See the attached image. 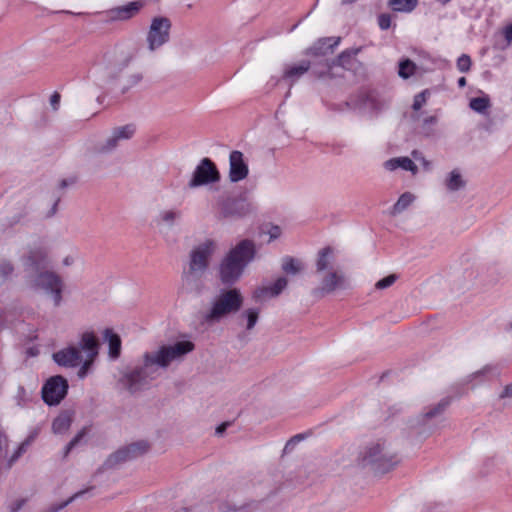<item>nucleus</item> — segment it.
I'll list each match as a JSON object with an SVG mask.
<instances>
[{
    "instance_id": "obj_1",
    "label": "nucleus",
    "mask_w": 512,
    "mask_h": 512,
    "mask_svg": "<svg viewBox=\"0 0 512 512\" xmlns=\"http://www.w3.org/2000/svg\"><path fill=\"white\" fill-rule=\"evenodd\" d=\"M194 348L192 341L182 340L147 351L143 354L141 361L121 372L118 384L132 394L143 391L173 362L181 361Z\"/></svg>"
},
{
    "instance_id": "obj_2",
    "label": "nucleus",
    "mask_w": 512,
    "mask_h": 512,
    "mask_svg": "<svg viewBox=\"0 0 512 512\" xmlns=\"http://www.w3.org/2000/svg\"><path fill=\"white\" fill-rule=\"evenodd\" d=\"M47 252L44 248H35L23 259V265L27 271L36 272L32 285L36 289L43 290L51 295L54 305L59 306L62 301L63 282L59 275L51 271L40 272L46 264Z\"/></svg>"
},
{
    "instance_id": "obj_3",
    "label": "nucleus",
    "mask_w": 512,
    "mask_h": 512,
    "mask_svg": "<svg viewBox=\"0 0 512 512\" xmlns=\"http://www.w3.org/2000/svg\"><path fill=\"white\" fill-rule=\"evenodd\" d=\"M256 249L253 241L244 239L233 247L220 263L219 276L225 285L234 284L253 261Z\"/></svg>"
},
{
    "instance_id": "obj_4",
    "label": "nucleus",
    "mask_w": 512,
    "mask_h": 512,
    "mask_svg": "<svg viewBox=\"0 0 512 512\" xmlns=\"http://www.w3.org/2000/svg\"><path fill=\"white\" fill-rule=\"evenodd\" d=\"M451 399L445 397L441 399L436 405L430 407L422 415L409 422L408 437L411 439L413 445L420 444L423 439L428 437L441 416L443 411L449 406Z\"/></svg>"
},
{
    "instance_id": "obj_5",
    "label": "nucleus",
    "mask_w": 512,
    "mask_h": 512,
    "mask_svg": "<svg viewBox=\"0 0 512 512\" xmlns=\"http://www.w3.org/2000/svg\"><path fill=\"white\" fill-rule=\"evenodd\" d=\"M243 305V296L236 288L220 293L211 303V307L203 314L207 324L220 322L230 314L236 313Z\"/></svg>"
},
{
    "instance_id": "obj_6",
    "label": "nucleus",
    "mask_w": 512,
    "mask_h": 512,
    "mask_svg": "<svg viewBox=\"0 0 512 512\" xmlns=\"http://www.w3.org/2000/svg\"><path fill=\"white\" fill-rule=\"evenodd\" d=\"M216 249L215 241L206 239L196 245L190 252L188 270L184 273L183 279L192 282L200 279L209 266V261Z\"/></svg>"
},
{
    "instance_id": "obj_7",
    "label": "nucleus",
    "mask_w": 512,
    "mask_h": 512,
    "mask_svg": "<svg viewBox=\"0 0 512 512\" xmlns=\"http://www.w3.org/2000/svg\"><path fill=\"white\" fill-rule=\"evenodd\" d=\"M172 22L165 16L151 19L146 33V44L149 52H155L170 41Z\"/></svg>"
},
{
    "instance_id": "obj_8",
    "label": "nucleus",
    "mask_w": 512,
    "mask_h": 512,
    "mask_svg": "<svg viewBox=\"0 0 512 512\" xmlns=\"http://www.w3.org/2000/svg\"><path fill=\"white\" fill-rule=\"evenodd\" d=\"M399 459L391 450H366L361 456V465L374 473L384 474L390 471Z\"/></svg>"
},
{
    "instance_id": "obj_9",
    "label": "nucleus",
    "mask_w": 512,
    "mask_h": 512,
    "mask_svg": "<svg viewBox=\"0 0 512 512\" xmlns=\"http://www.w3.org/2000/svg\"><path fill=\"white\" fill-rule=\"evenodd\" d=\"M221 175L210 158H203L195 167L190 180L187 183L189 189H196L202 186L216 184L220 181Z\"/></svg>"
},
{
    "instance_id": "obj_10",
    "label": "nucleus",
    "mask_w": 512,
    "mask_h": 512,
    "mask_svg": "<svg viewBox=\"0 0 512 512\" xmlns=\"http://www.w3.org/2000/svg\"><path fill=\"white\" fill-rule=\"evenodd\" d=\"M351 287V280L343 271L330 269L323 275L319 286L313 290V295L324 297L337 290H348Z\"/></svg>"
},
{
    "instance_id": "obj_11",
    "label": "nucleus",
    "mask_w": 512,
    "mask_h": 512,
    "mask_svg": "<svg viewBox=\"0 0 512 512\" xmlns=\"http://www.w3.org/2000/svg\"><path fill=\"white\" fill-rule=\"evenodd\" d=\"M256 207L246 197H229L220 203V218H244L255 211Z\"/></svg>"
},
{
    "instance_id": "obj_12",
    "label": "nucleus",
    "mask_w": 512,
    "mask_h": 512,
    "mask_svg": "<svg viewBox=\"0 0 512 512\" xmlns=\"http://www.w3.org/2000/svg\"><path fill=\"white\" fill-rule=\"evenodd\" d=\"M67 391V380L60 375L52 376L42 387V399L49 406L58 405L65 398Z\"/></svg>"
},
{
    "instance_id": "obj_13",
    "label": "nucleus",
    "mask_w": 512,
    "mask_h": 512,
    "mask_svg": "<svg viewBox=\"0 0 512 512\" xmlns=\"http://www.w3.org/2000/svg\"><path fill=\"white\" fill-rule=\"evenodd\" d=\"M345 105L354 110L376 112L381 109L382 102L375 90L362 89L355 98H351Z\"/></svg>"
},
{
    "instance_id": "obj_14",
    "label": "nucleus",
    "mask_w": 512,
    "mask_h": 512,
    "mask_svg": "<svg viewBox=\"0 0 512 512\" xmlns=\"http://www.w3.org/2000/svg\"><path fill=\"white\" fill-rule=\"evenodd\" d=\"M146 5L144 0L131 1L105 11L106 22L127 21L135 17Z\"/></svg>"
},
{
    "instance_id": "obj_15",
    "label": "nucleus",
    "mask_w": 512,
    "mask_h": 512,
    "mask_svg": "<svg viewBox=\"0 0 512 512\" xmlns=\"http://www.w3.org/2000/svg\"><path fill=\"white\" fill-rule=\"evenodd\" d=\"M249 174L248 163L244 159L242 152L234 150L229 155V180L232 183H237Z\"/></svg>"
},
{
    "instance_id": "obj_16",
    "label": "nucleus",
    "mask_w": 512,
    "mask_h": 512,
    "mask_svg": "<svg viewBox=\"0 0 512 512\" xmlns=\"http://www.w3.org/2000/svg\"><path fill=\"white\" fill-rule=\"evenodd\" d=\"M288 281L285 277H279L269 286H260L253 291V299L256 302H263L267 299L277 297L286 288Z\"/></svg>"
},
{
    "instance_id": "obj_17",
    "label": "nucleus",
    "mask_w": 512,
    "mask_h": 512,
    "mask_svg": "<svg viewBox=\"0 0 512 512\" xmlns=\"http://www.w3.org/2000/svg\"><path fill=\"white\" fill-rule=\"evenodd\" d=\"M54 361L64 367H76L81 364L82 356L78 347L69 346L53 354Z\"/></svg>"
},
{
    "instance_id": "obj_18",
    "label": "nucleus",
    "mask_w": 512,
    "mask_h": 512,
    "mask_svg": "<svg viewBox=\"0 0 512 512\" xmlns=\"http://www.w3.org/2000/svg\"><path fill=\"white\" fill-rule=\"evenodd\" d=\"M183 218L182 210L178 208H168L159 211L154 222L159 228H172L178 225Z\"/></svg>"
},
{
    "instance_id": "obj_19",
    "label": "nucleus",
    "mask_w": 512,
    "mask_h": 512,
    "mask_svg": "<svg viewBox=\"0 0 512 512\" xmlns=\"http://www.w3.org/2000/svg\"><path fill=\"white\" fill-rule=\"evenodd\" d=\"M340 41V37L320 38L306 50V54L313 56H325L328 53H332L333 50L340 44Z\"/></svg>"
},
{
    "instance_id": "obj_20",
    "label": "nucleus",
    "mask_w": 512,
    "mask_h": 512,
    "mask_svg": "<svg viewBox=\"0 0 512 512\" xmlns=\"http://www.w3.org/2000/svg\"><path fill=\"white\" fill-rule=\"evenodd\" d=\"M146 450H115L104 462V469L115 468L117 465L143 455Z\"/></svg>"
},
{
    "instance_id": "obj_21",
    "label": "nucleus",
    "mask_w": 512,
    "mask_h": 512,
    "mask_svg": "<svg viewBox=\"0 0 512 512\" xmlns=\"http://www.w3.org/2000/svg\"><path fill=\"white\" fill-rule=\"evenodd\" d=\"M501 374V366L499 364H487L476 372L468 376V382L480 384L499 377Z\"/></svg>"
},
{
    "instance_id": "obj_22",
    "label": "nucleus",
    "mask_w": 512,
    "mask_h": 512,
    "mask_svg": "<svg viewBox=\"0 0 512 512\" xmlns=\"http://www.w3.org/2000/svg\"><path fill=\"white\" fill-rule=\"evenodd\" d=\"M466 185L467 181L459 168L452 169L443 178V186L451 193L464 190Z\"/></svg>"
},
{
    "instance_id": "obj_23",
    "label": "nucleus",
    "mask_w": 512,
    "mask_h": 512,
    "mask_svg": "<svg viewBox=\"0 0 512 512\" xmlns=\"http://www.w3.org/2000/svg\"><path fill=\"white\" fill-rule=\"evenodd\" d=\"M311 67L309 61L303 60L298 64L288 65L284 69L283 80L288 81L290 85L302 77Z\"/></svg>"
},
{
    "instance_id": "obj_24",
    "label": "nucleus",
    "mask_w": 512,
    "mask_h": 512,
    "mask_svg": "<svg viewBox=\"0 0 512 512\" xmlns=\"http://www.w3.org/2000/svg\"><path fill=\"white\" fill-rule=\"evenodd\" d=\"M384 167L388 171H395L396 169L400 168L404 171L411 172L413 175L418 173V167L409 157L391 158L384 163Z\"/></svg>"
},
{
    "instance_id": "obj_25",
    "label": "nucleus",
    "mask_w": 512,
    "mask_h": 512,
    "mask_svg": "<svg viewBox=\"0 0 512 512\" xmlns=\"http://www.w3.org/2000/svg\"><path fill=\"white\" fill-rule=\"evenodd\" d=\"M79 350L85 353V357L95 358L98 354V341L93 332H84L79 341Z\"/></svg>"
},
{
    "instance_id": "obj_26",
    "label": "nucleus",
    "mask_w": 512,
    "mask_h": 512,
    "mask_svg": "<svg viewBox=\"0 0 512 512\" xmlns=\"http://www.w3.org/2000/svg\"><path fill=\"white\" fill-rule=\"evenodd\" d=\"M335 261L334 250L331 247H325L318 252L316 261V270L318 273L327 272L332 269Z\"/></svg>"
},
{
    "instance_id": "obj_27",
    "label": "nucleus",
    "mask_w": 512,
    "mask_h": 512,
    "mask_svg": "<svg viewBox=\"0 0 512 512\" xmlns=\"http://www.w3.org/2000/svg\"><path fill=\"white\" fill-rule=\"evenodd\" d=\"M103 336L104 340L108 342L109 357L112 360H116L121 353L120 337L116 333H114L112 329H105Z\"/></svg>"
},
{
    "instance_id": "obj_28",
    "label": "nucleus",
    "mask_w": 512,
    "mask_h": 512,
    "mask_svg": "<svg viewBox=\"0 0 512 512\" xmlns=\"http://www.w3.org/2000/svg\"><path fill=\"white\" fill-rule=\"evenodd\" d=\"M349 53L346 52V51H343L338 57L337 59L333 60V61H329L327 59H323L321 60V62L319 63L318 67H315L313 69V73L321 78V77H324L326 75L329 74L331 68L333 65L335 64H338V65H341L343 63V59L345 57H349Z\"/></svg>"
},
{
    "instance_id": "obj_29",
    "label": "nucleus",
    "mask_w": 512,
    "mask_h": 512,
    "mask_svg": "<svg viewBox=\"0 0 512 512\" xmlns=\"http://www.w3.org/2000/svg\"><path fill=\"white\" fill-rule=\"evenodd\" d=\"M260 310L258 308L245 309L239 316V324L243 325L244 321L247 330H252L258 322Z\"/></svg>"
},
{
    "instance_id": "obj_30",
    "label": "nucleus",
    "mask_w": 512,
    "mask_h": 512,
    "mask_svg": "<svg viewBox=\"0 0 512 512\" xmlns=\"http://www.w3.org/2000/svg\"><path fill=\"white\" fill-rule=\"evenodd\" d=\"M71 423V415L68 412H63L53 420L52 430L56 434H63L70 428Z\"/></svg>"
},
{
    "instance_id": "obj_31",
    "label": "nucleus",
    "mask_w": 512,
    "mask_h": 512,
    "mask_svg": "<svg viewBox=\"0 0 512 512\" xmlns=\"http://www.w3.org/2000/svg\"><path fill=\"white\" fill-rule=\"evenodd\" d=\"M94 487L90 486L86 489L80 490L76 493H74L71 497H69L67 500L59 503V504H52L50 505L44 512H59L60 510L64 509L66 506H68L73 501L83 497L85 494H87L89 491H91Z\"/></svg>"
},
{
    "instance_id": "obj_32",
    "label": "nucleus",
    "mask_w": 512,
    "mask_h": 512,
    "mask_svg": "<svg viewBox=\"0 0 512 512\" xmlns=\"http://www.w3.org/2000/svg\"><path fill=\"white\" fill-rule=\"evenodd\" d=\"M389 6L396 12L409 13L418 5V0H388Z\"/></svg>"
},
{
    "instance_id": "obj_33",
    "label": "nucleus",
    "mask_w": 512,
    "mask_h": 512,
    "mask_svg": "<svg viewBox=\"0 0 512 512\" xmlns=\"http://www.w3.org/2000/svg\"><path fill=\"white\" fill-rule=\"evenodd\" d=\"M415 200V196L410 192L403 193L393 205L392 214H400L406 210Z\"/></svg>"
},
{
    "instance_id": "obj_34",
    "label": "nucleus",
    "mask_w": 512,
    "mask_h": 512,
    "mask_svg": "<svg viewBox=\"0 0 512 512\" xmlns=\"http://www.w3.org/2000/svg\"><path fill=\"white\" fill-rule=\"evenodd\" d=\"M92 428L84 427L82 428L75 437L67 444L66 448H74L80 445H88L90 444L89 438L91 436Z\"/></svg>"
},
{
    "instance_id": "obj_35",
    "label": "nucleus",
    "mask_w": 512,
    "mask_h": 512,
    "mask_svg": "<svg viewBox=\"0 0 512 512\" xmlns=\"http://www.w3.org/2000/svg\"><path fill=\"white\" fill-rule=\"evenodd\" d=\"M490 105V99L487 95L472 98L469 103L470 108L480 114L486 113Z\"/></svg>"
},
{
    "instance_id": "obj_36",
    "label": "nucleus",
    "mask_w": 512,
    "mask_h": 512,
    "mask_svg": "<svg viewBox=\"0 0 512 512\" xmlns=\"http://www.w3.org/2000/svg\"><path fill=\"white\" fill-rule=\"evenodd\" d=\"M7 451L8 450H0V469H10L14 462L20 458L24 450H15L13 454L9 456V459H6L8 457Z\"/></svg>"
},
{
    "instance_id": "obj_37",
    "label": "nucleus",
    "mask_w": 512,
    "mask_h": 512,
    "mask_svg": "<svg viewBox=\"0 0 512 512\" xmlns=\"http://www.w3.org/2000/svg\"><path fill=\"white\" fill-rule=\"evenodd\" d=\"M135 131L136 129L133 124H127L114 128L112 133L115 135V138H118L120 141H124L132 138L135 134Z\"/></svg>"
},
{
    "instance_id": "obj_38",
    "label": "nucleus",
    "mask_w": 512,
    "mask_h": 512,
    "mask_svg": "<svg viewBox=\"0 0 512 512\" xmlns=\"http://www.w3.org/2000/svg\"><path fill=\"white\" fill-rule=\"evenodd\" d=\"M438 118L435 115L428 116L423 119L422 125H421V133L425 137H431L435 134L434 126L437 124Z\"/></svg>"
},
{
    "instance_id": "obj_39",
    "label": "nucleus",
    "mask_w": 512,
    "mask_h": 512,
    "mask_svg": "<svg viewBox=\"0 0 512 512\" xmlns=\"http://www.w3.org/2000/svg\"><path fill=\"white\" fill-rule=\"evenodd\" d=\"M282 269L288 274H297L301 269V262L292 257H284L282 260Z\"/></svg>"
},
{
    "instance_id": "obj_40",
    "label": "nucleus",
    "mask_w": 512,
    "mask_h": 512,
    "mask_svg": "<svg viewBox=\"0 0 512 512\" xmlns=\"http://www.w3.org/2000/svg\"><path fill=\"white\" fill-rule=\"evenodd\" d=\"M416 65L409 59H404L399 63L398 74L401 78L407 79L415 72Z\"/></svg>"
},
{
    "instance_id": "obj_41",
    "label": "nucleus",
    "mask_w": 512,
    "mask_h": 512,
    "mask_svg": "<svg viewBox=\"0 0 512 512\" xmlns=\"http://www.w3.org/2000/svg\"><path fill=\"white\" fill-rule=\"evenodd\" d=\"M120 142L121 141L118 138H115V135L111 133V135L97 147V150L99 153L112 152L118 147Z\"/></svg>"
},
{
    "instance_id": "obj_42",
    "label": "nucleus",
    "mask_w": 512,
    "mask_h": 512,
    "mask_svg": "<svg viewBox=\"0 0 512 512\" xmlns=\"http://www.w3.org/2000/svg\"><path fill=\"white\" fill-rule=\"evenodd\" d=\"M312 433L310 431L302 432L292 436L285 444L284 448H294L299 445L302 441L310 438Z\"/></svg>"
},
{
    "instance_id": "obj_43",
    "label": "nucleus",
    "mask_w": 512,
    "mask_h": 512,
    "mask_svg": "<svg viewBox=\"0 0 512 512\" xmlns=\"http://www.w3.org/2000/svg\"><path fill=\"white\" fill-rule=\"evenodd\" d=\"M471 64H472L471 58L467 54H462L457 59V69L462 73L468 72L471 68Z\"/></svg>"
},
{
    "instance_id": "obj_44",
    "label": "nucleus",
    "mask_w": 512,
    "mask_h": 512,
    "mask_svg": "<svg viewBox=\"0 0 512 512\" xmlns=\"http://www.w3.org/2000/svg\"><path fill=\"white\" fill-rule=\"evenodd\" d=\"M396 280H397V276L395 274H390V275L382 278L381 280L377 281L375 283V288L378 290H383V289L389 288L396 282Z\"/></svg>"
},
{
    "instance_id": "obj_45",
    "label": "nucleus",
    "mask_w": 512,
    "mask_h": 512,
    "mask_svg": "<svg viewBox=\"0 0 512 512\" xmlns=\"http://www.w3.org/2000/svg\"><path fill=\"white\" fill-rule=\"evenodd\" d=\"M428 95H429L428 90H423L422 92L415 95L412 108L415 111L420 110L423 107V105L426 103Z\"/></svg>"
},
{
    "instance_id": "obj_46",
    "label": "nucleus",
    "mask_w": 512,
    "mask_h": 512,
    "mask_svg": "<svg viewBox=\"0 0 512 512\" xmlns=\"http://www.w3.org/2000/svg\"><path fill=\"white\" fill-rule=\"evenodd\" d=\"M94 359L95 358L85 357V359H84V361H83L82 365L80 366V368L78 370V373H77V375H78V377L80 379H84L88 375V373H89V371L91 369V366H92V364L94 362Z\"/></svg>"
},
{
    "instance_id": "obj_47",
    "label": "nucleus",
    "mask_w": 512,
    "mask_h": 512,
    "mask_svg": "<svg viewBox=\"0 0 512 512\" xmlns=\"http://www.w3.org/2000/svg\"><path fill=\"white\" fill-rule=\"evenodd\" d=\"M411 155L415 161H418L421 163V165L423 166V168L426 171H429L431 169V162L425 158V156L423 155V153L421 151L413 150Z\"/></svg>"
},
{
    "instance_id": "obj_48",
    "label": "nucleus",
    "mask_w": 512,
    "mask_h": 512,
    "mask_svg": "<svg viewBox=\"0 0 512 512\" xmlns=\"http://www.w3.org/2000/svg\"><path fill=\"white\" fill-rule=\"evenodd\" d=\"M14 271V267L10 261L3 260L0 262V275L3 277H8Z\"/></svg>"
},
{
    "instance_id": "obj_49",
    "label": "nucleus",
    "mask_w": 512,
    "mask_h": 512,
    "mask_svg": "<svg viewBox=\"0 0 512 512\" xmlns=\"http://www.w3.org/2000/svg\"><path fill=\"white\" fill-rule=\"evenodd\" d=\"M378 25L381 30H387L391 26V16L383 13L378 16Z\"/></svg>"
},
{
    "instance_id": "obj_50",
    "label": "nucleus",
    "mask_w": 512,
    "mask_h": 512,
    "mask_svg": "<svg viewBox=\"0 0 512 512\" xmlns=\"http://www.w3.org/2000/svg\"><path fill=\"white\" fill-rule=\"evenodd\" d=\"M281 228L277 225H273L269 228V230L267 231V234L269 235V240L272 241V240H275L277 238H279L281 236Z\"/></svg>"
},
{
    "instance_id": "obj_51",
    "label": "nucleus",
    "mask_w": 512,
    "mask_h": 512,
    "mask_svg": "<svg viewBox=\"0 0 512 512\" xmlns=\"http://www.w3.org/2000/svg\"><path fill=\"white\" fill-rule=\"evenodd\" d=\"M232 425V422L230 421H226V422H223L221 423L220 425H218L216 428H215V436L217 437H223L224 436V433L225 431L228 429V427H230Z\"/></svg>"
},
{
    "instance_id": "obj_52",
    "label": "nucleus",
    "mask_w": 512,
    "mask_h": 512,
    "mask_svg": "<svg viewBox=\"0 0 512 512\" xmlns=\"http://www.w3.org/2000/svg\"><path fill=\"white\" fill-rule=\"evenodd\" d=\"M16 400L19 406H24L26 404V391L24 387L20 386L18 388Z\"/></svg>"
},
{
    "instance_id": "obj_53",
    "label": "nucleus",
    "mask_w": 512,
    "mask_h": 512,
    "mask_svg": "<svg viewBox=\"0 0 512 512\" xmlns=\"http://www.w3.org/2000/svg\"><path fill=\"white\" fill-rule=\"evenodd\" d=\"M61 96L58 92H54L50 97V105L54 111L59 109Z\"/></svg>"
},
{
    "instance_id": "obj_54",
    "label": "nucleus",
    "mask_w": 512,
    "mask_h": 512,
    "mask_svg": "<svg viewBox=\"0 0 512 512\" xmlns=\"http://www.w3.org/2000/svg\"><path fill=\"white\" fill-rule=\"evenodd\" d=\"M150 446H151V443H149L147 440H139V441L129 444L126 448L140 449V448H150Z\"/></svg>"
},
{
    "instance_id": "obj_55",
    "label": "nucleus",
    "mask_w": 512,
    "mask_h": 512,
    "mask_svg": "<svg viewBox=\"0 0 512 512\" xmlns=\"http://www.w3.org/2000/svg\"><path fill=\"white\" fill-rule=\"evenodd\" d=\"M142 80V75L140 73L133 74L128 79L127 88H131L137 85Z\"/></svg>"
},
{
    "instance_id": "obj_56",
    "label": "nucleus",
    "mask_w": 512,
    "mask_h": 512,
    "mask_svg": "<svg viewBox=\"0 0 512 512\" xmlns=\"http://www.w3.org/2000/svg\"><path fill=\"white\" fill-rule=\"evenodd\" d=\"M512 397V382L504 387L502 392L500 393V398H509Z\"/></svg>"
},
{
    "instance_id": "obj_57",
    "label": "nucleus",
    "mask_w": 512,
    "mask_h": 512,
    "mask_svg": "<svg viewBox=\"0 0 512 512\" xmlns=\"http://www.w3.org/2000/svg\"><path fill=\"white\" fill-rule=\"evenodd\" d=\"M59 201H60V198H57V199L54 200L51 209L46 213V217H52V216H54L56 214L57 209H58Z\"/></svg>"
},
{
    "instance_id": "obj_58",
    "label": "nucleus",
    "mask_w": 512,
    "mask_h": 512,
    "mask_svg": "<svg viewBox=\"0 0 512 512\" xmlns=\"http://www.w3.org/2000/svg\"><path fill=\"white\" fill-rule=\"evenodd\" d=\"M504 37L508 42H512V23L504 28Z\"/></svg>"
},
{
    "instance_id": "obj_59",
    "label": "nucleus",
    "mask_w": 512,
    "mask_h": 512,
    "mask_svg": "<svg viewBox=\"0 0 512 512\" xmlns=\"http://www.w3.org/2000/svg\"><path fill=\"white\" fill-rule=\"evenodd\" d=\"M25 500H18L16 501L12 506H11V512H18L23 504H24Z\"/></svg>"
},
{
    "instance_id": "obj_60",
    "label": "nucleus",
    "mask_w": 512,
    "mask_h": 512,
    "mask_svg": "<svg viewBox=\"0 0 512 512\" xmlns=\"http://www.w3.org/2000/svg\"><path fill=\"white\" fill-rule=\"evenodd\" d=\"M72 183H74L73 180H70L68 181L67 179H63L61 182H60V188H66L67 186L71 185Z\"/></svg>"
},
{
    "instance_id": "obj_61",
    "label": "nucleus",
    "mask_w": 512,
    "mask_h": 512,
    "mask_svg": "<svg viewBox=\"0 0 512 512\" xmlns=\"http://www.w3.org/2000/svg\"><path fill=\"white\" fill-rule=\"evenodd\" d=\"M457 84L460 88H463L466 86V78L465 77H460L457 81Z\"/></svg>"
},
{
    "instance_id": "obj_62",
    "label": "nucleus",
    "mask_w": 512,
    "mask_h": 512,
    "mask_svg": "<svg viewBox=\"0 0 512 512\" xmlns=\"http://www.w3.org/2000/svg\"><path fill=\"white\" fill-rule=\"evenodd\" d=\"M339 1L342 5H348V4H353V3L357 2L358 0H339Z\"/></svg>"
},
{
    "instance_id": "obj_63",
    "label": "nucleus",
    "mask_w": 512,
    "mask_h": 512,
    "mask_svg": "<svg viewBox=\"0 0 512 512\" xmlns=\"http://www.w3.org/2000/svg\"><path fill=\"white\" fill-rule=\"evenodd\" d=\"M240 510H241V509H238V508H236V507L234 506L233 508H230V507H229L227 511H229V512H238V511H240Z\"/></svg>"
},
{
    "instance_id": "obj_64",
    "label": "nucleus",
    "mask_w": 512,
    "mask_h": 512,
    "mask_svg": "<svg viewBox=\"0 0 512 512\" xmlns=\"http://www.w3.org/2000/svg\"><path fill=\"white\" fill-rule=\"evenodd\" d=\"M177 512H189V511H188V509L183 508V509H181V510H179V511H177Z\"/></svg>"
}]
</instances>
